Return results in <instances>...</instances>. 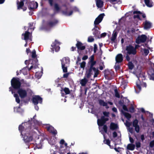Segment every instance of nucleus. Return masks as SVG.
Instances as JSON below:
<instances>
[{"mask_svg": "<svg viewBox=\"0 0 154 154\" xmlns=\"http://www.w3.org/2000/svg\"><path fill=\"white\" fill-rule=\"evenodd\" d=\"M144 1L145 4L148 7H150L152 6V4L149 0H144Z\"/></svg>", "mask_w": 154, "mask_h": 154, "instance_id": "31", "label": "nucleus"}, {"mask_svg": "<svg viewBox=\"0 0 154 154\" xmlns=\"http://www.w3.org/2000/svg\"><path fill=\"white\" fill-rule=\"evenodd\" d=\"M103 130L104 132L105 133H107V126L106 125H104L103 127Z\"/></svg>", "mask_w": 154, "mask_h": 154, "instance_id": "41", "label": "nucleus"}, {"mask_svg": "<svg viewBox=\"0 0 154 154\" xmlns=\"http://www.w3.org/2000/svg\"><path fill=\"white\" fill-rule=\"evenodd\" d=\"M97 49V45L96 44H94V53H95Z\"/></svg>", "mask_w": 154, "mask_h": 154, "instance_id": "53", "label": "nucleus"}, {"mask_svg": "<svg viewBox=\"0 0 154 154\" xmlns=\"http://www.w3.org/2000/svg\"><path fill=\"white\" fill-rule=\"evenodd\" d=\"M128 130L129 132L131 133L132 134L133 132V128H129L128 129Z\"/></svg>", "mask_w": 154, "mask_h": 154, "instance_id": "51", "label": "nucleus"}, {"mask_svg": "<svg viewBox=\"0 0 154 154\" xmlns=\"http://www.w3.org/2000/svg\"><path fill=\"white\" fill-rule=\"evenodd\" d=\"M104 14H100L95 20L94 24V27L93 28L92 31L93 34L96 36H98L100 33V32L98 31L99 28L96 25L98 24L102 21L104 16Z\"/></svg>", "mask_w": 154, "mask_h": 154, "instance_id": "2", "label": "nucleus"}, {"mask_svg": "<svg viewBox=\"0 0 154 154\" xmlns=\"http://www.w3.org/2000/svg\"><path fill=\"white\" fill-rule=\"evenodd\" d=\"M106 35V33H103L101 35V37H105Z\"/></svg>", "mask_w": 154, "mask_h": 154, "instance_id": "62", "label": "nucleus"}, {"mask_svg": "<svg viewBox=\"0 0 154 154\" xmlns=\"http://www.w3.org/2000/svg\"><path fill=\"white\" fill-rule=\"evenodd\" d=\"M94 39L91 36L89 37L88 38V41L89 42H91L94 41Z\"/></svg>", "mask_w": 154, "mask_h": 154, "instance_id": "44", "label": "nucleus"}, {"mask_svg": "<svg viewBox=\"0 0 154 154\" xmlns=\"http://www.w3.org/2000/svg\"><path fill=\"white\" fill-rule=\"evenodd\" d=\"M11 82L12 86L14 88H18L20 86L21 84L18 79L13 78Z\"/></svg>", "mask_w": 154, "mask_h": 154, "instance_id": "4", "label": "nucleus"}, {"mask_svg": "<svg viewBox=\"0 0 154 154\" xmlns=\"http://www.w3.org/2000/svg\"><path fill=\"white\" fill-rule=\"evenodd\" d=\"M144 28L145 29L150 28L151 26V23L147 20H146L143 23Z\"/></svg>", "mask_w": 154, "mask_h": 154, "instance_id": "14", "label": "nucleus"}, {"mask_svg": "<svg viewBox=\"0 0 154 154\" xmlns=\"http://www.w3.org/2000/svg\"><path fill=\"white\" fill-rule=\"evenodd\" d=\"M120 68V66L119 65H116L115 66V68L116 70H118Z\"/></svg>", "mask_w": 154, "mask_h": 154, "instance_id": "56", "label": "nucleus"}, {"mask_svg": "<svg viewBox=\"0 0 154 154\" xmlns=\"http://www.w3.org/2000/svg\"><path fill=\"white\" fill-rule=\"evenodd\" d=\"M93 73H94V77L95 78L97 77L99 73L98 70L96 68H90L88 69L86 71L85 75L87 78H89L93 74Z\"/></svg>", "mask_w": 154, "mask_h": 154, "instance_id": "3", "label": "nucleus"}, {"mask_svg": "<svg viewBox=\"0 0 154 154\" xmlns=\"http://www.w3.org/2000/svg\"><path fill=\"white\" fill-rule=\"evenodd\" d=\"M77 48L79 50H83L85 48V46H83L82 44L80 42H78L76 44Z\"/></svg>", "mask_w": 154, "mask_h": 154, "instance_id": "21", "label": "nucleus"}, {"mask_svg": "<svg viewBox=\"0 0 154 154\" xmlns=\"http://www.w3.org/2000/svg\"><path fill=\"white\" fill-rule=\"evenodd\" d=\"M88 80L85 78H84L80 81V82L82 86H85L88 82Z\"/></svg>", "mask_w": 154, "mask_h": 154, "instance_id": "23", "label": "nucleus"}, {"mask_svg": "<svg viewBox=\"0 0 154 154\" xmlns=\"http://www.w3.org/2000/svg\"><path fill=\"white\" fill-rule=\"evenodd\" d=\"M123 109L125 111H128V109L126 106L123 105L122 107Z\"/></svg>", "mask_w": 154, "mask_h": 154, "instance_id": "50", "label": "nucleus"}, {"mask_svg": "<svg viewBox=\"0 0 154 154\" xmlns=\"http://www.w3.org/2000/svg\"><path fill=\"white\" fill-rule=\"evenodd\" d=\"M135 146L134 144L130 143L127 146V149L130 150H133L134 149Z\"/></svg>", "mask_w": 154, "mask_h": 154, "instance_id": "25", "label": "nucleus"}, {"mask_svg": "<svg viewBox=\"0 0 154 154\" xmlns=\"http://www.w3.org/2000/svg\"><path fill=\"white\" fill-rule=\"evenodd\" d=\"M103 2L101 0H97L96 1V5L98 8H101L103 5Z\"/></svg>", "mask_w": 154, "mask_h": 154, "instance_id": "26", "label": "nucleus"}, {"mask_svg": "<svg viewBox=\"0 0 154 154\" xmlns=\"http://www.w3.org/2000/svg\"><path fill=\"white\" fill-rule=\"evenodd\" d=\"M112 110L116 112H117V109L116 107H113L112 109Z\"/></svg>", "mask_w": 154, "mask_h": 154, "instance_id": "58", "label": "nucleus"}, {"mask_svg": "<svg viewBox=\"0 0 154 154\" xmlns=\"http://www.w3.org/2000/svg\"><path fill=\"white\" fill-rule=\"evenodd\" d=\"M116 60L117 63L121 62L123 60L122 55L121 54H118L116 57Z\"/></svg>", "mask_w": 154, "mask_h": 154, "instance_id": "16", "label": "nucleus"}, {"mask_svg": "<svg viewBox=\"0 0 154 154\" xmlns=\"http://www.w3.org/2000/svg\"><path fill=\"white\" fill-rule=\"evenodd\" d=\"M38 6V3L36 2H33L30 4V8L31 9H35L37 8Z\"/></svg>", "mask_w": 154, "mask_h": 154, "instance_id": "22", "label": "nucleus"}, {"mask_svg": "<svg viewBox=\"0 0 154 154\" xmlns=\"http://www.w3.org/2000/svg\"><path fill=\"white\" fill-rule=\"evenodd\" d=\"M58 22L57 20H54L52 21H51L48 23V25L50 26H53L56 25Z\"/></svg>", "mask_w": 154, "mask_h": 154, "instance_id": "30", "label": "nucleus"}, {"mask_svg": "<svg viewBox=\"0 0 154 154\" xmlns=\"http://www.w3.org/2000/svg\"><path fill=\"white\" fill-rule=\"evenodd\" d=\"M99 103L100 105L103 106H105L106 108H108L109 107L107 106V103L105 102L104 101L102 100H100Z\"/></svg>", "mask_w": 154, "mask_h": 154, "instance_id": "28", "label": "nucleus"}, {"mask_svg": "<svg viewBox=\"0 0 154 154\" xmlns=\"http://www.w3.org/2000/svg\"><path fill=\"white\" fill-rule=\"evenodd\" d=\"M59 42L56 40L55 41V42H53L51 45L52 48V52L54 53V49L55 51H58L60 50V48L59 46Z\"/></svg>", "mask_w": 154, "mask_h": 154, "instance_id": "7", "label": "nucleus"}, {"mask_svg": "<svg viewBox=\"0 0 154 154\" xmlns=\"http://www.w3.org/2000/svg\"><path fill=\"white\" fill-rule=\"evenodd\" d=\"M128 67L129 69H132L134 67V66L133 63L131 62H129L128 63Z\"/></svg>", "mask_w": 154, "mask_h": 154, "instance_id": "40", "label": "nucleus"}, {"mask_svg": "<svg viewBox=\"0 0 154 154\" xmlns=\"http://www.w3.org/2000/svg\"><path fill=\"white\" fill-rule=\"evenodd\" d=\"M90 62L94 61V57L93 55H92L90 57Z\"/></svg>", "mask_w": 154, "mask_h": 154, "instance_id": "54", "label": "nucleus"}, {"mask_svg": "<svg viewBox=\"0 0 154 154\" xmlns=\"http://www.w3.org/2000/svg\"><path fill=\"white\" fill-rule=\"evenodd\" d=\"M91 63L90 68H95V67H94L93 66L96 64V62L95 61H92L91 62H90Z\"/></svg>", "mask_w": 154, "mask_h": 154, "instance_id": "38", "label": "nucleus"}, {"mask_svg": "<svg viewBox=\"0 0 154 154\" xmlns=\"http://www.w3.org/2000/svg\"><path fill=\"white\" fill-rule=\"evenodd\" d=\"M149 146L151 147H153L154 146V140L150 142Z\"/></svg>", "mask_w": 154, "mask_h": 154, "instance_id": "45", "label": "nucleus"}, {"mask_svg": "<svg viewBox=\"0 0 154 154\" xmlns=\"http://www.w3.org/2000/svg\"><path fill=\"white\" fill-rule=\"evenodd\" d=\"M103 114L106 117H108L109 113L108 112H104L103 113Z\"/></svg>", "mask_w": 154, "mask_h": 154, "instance_id": "47", "label": "nucleus"}, {"mask_svg": "<svg viewBox=\"0 0 154 154\" xmlns=\"http://www.w3.org/2000/svg\"><path fill=\"white\" fill-rule=\"evenodd\" d=\"M125 124L127 127H129L131 126V123L126 121L125 123Z\"/></svg>", "mask_w": 154, "mask_h": 154, "instance_id": "43", "label": "nucleus"}, {"mask_svg": "<svg viewBox=\"0 0 154 154\" xmlns=\"http://www.w3.org/2000/svg\"><path fill=\"white\" fill-rule=\"evenodd\" d=\"M117 136V134L116 132H114L113 133V137H116Z\"/></svg>", "mask_w": 154, "mask_h": 154, "instance_id": "55", "label": "nucleus"}, {"mask_svg": "<svg viewBox=\"0 0 154 154\" xmlns=\"http://www.w3.org/2000/svg\"><path fill=\"white\" fill-rule=\"evenodd\" d=\"M109 119L108 118L105 117L104 116H102L101 117L100 119H98L97 120L98 125L99 126H102Z\"/></svg>", "mask_w": 154, "mask_h": 154, "instance_id": "9", "label": "nucleus"}, {"mask_svg": "<svg viewBox=\"0 0 154 154\" xmlns=\"http://www.w3.org/2000/svg\"><path fill=\"white\" fill-rule=\"evenodd\" d=\"M67 66L64 65L63 66H62V69L63 70V71L64 72H67Z\"/></svg>", "mask_w": 154, "mask_h": 154, "instance_id": "37", "label": "nucleus"}, {"mask_svg": "<svg viewBox=\"0 0 154 154\" xmlns=\"http://www.w3.org/2000/svg\"><path fill=\"white\" fill-rule=\"evenodd\" d=\"M129 140H130V142L131 143H133L134 142V140L132 138H131V137H129Z\"/></svg>", "mask_w": 154, "mask_h": 154, "instance_id": "57", "label": "nucleus"}, {"mask_svg": "<svg viewBox=\"0 0 154 154\" xmlns=\"http://www.w3.org/2000/svg\"><path fill=\"white\" fill-rule=\"evenodd\" d=\"M88 58V57L87 56H84L82 58L83 60H86Z\"/></svg>", "mask_w": 154, "mask_h": 154, "instance_id": "61", "label": "nucleus"}, {"mask_svg": "<svg viewBox=\"0 0 154 154\" xmlns=\"http://www.w3.org/2000/svg\"><path fill=\"white\" fill-rule=\"evenodd\" d=\"M122 113L126 117L127 119H130L131 117V115L128 113L125 112L123 111H122Z\"/></svg>", "mask_w": 154, "mask_h": 154, "instance_id": "33", "label": "nucleus"}, {"mask_svg": "<svg viewBox=\"0 0 154 154\" xmlns=\"http://www.w3.org/2000/svg\"><path fill=\"white\" fill-rule=\"evenodd\" d=\"M148 73L150 76V79L154 80V69H151L148 72Z\"/></svg>", "mask_w": 154, "mask_h": 154, "instance_id": "17", "label": "nucleus"}, {"mask_svg": "<svg viewBox=\"0 0 154 154\" xmlns=\"http://www.w3.org/2000/svg\"><path fill=\"white\" fill-rule=\"evenodd\" d=\"M30 32L28 31H26L24 34H23L22 35V36H24L23 39L26 41L30 39Z\"/></svg>", "mask_w": 154, "mask_h": 154, "instance_id": "15", "label": "nucleus"}, {"mask_svg": "<svg viewBox=\"0 0 154 154\" xmlns=\"http://www.w3.org/2000/svg\"><path fill=\"white\" fill-rule=\"evenodd\" d=\"M48 130L50 132L55 134L57 133V131L55 130L52 126H50L48 128Z\"/></svg>", "mask_w": 154, "mask_h": 154, "instance_id": "24", "label": "nucleus"}, {"mask_svg": "<svg viewBox=\"0 0 154 154\" xmlns=\"http://www.w3.org/2000/svg\"><path fill=\"white\" fill-rule=\"evenodd\" d=\"M114 91L115 96L117 98H120V95L119 93L117 90L116 89H115L114 90Z\"/></svg>", "mask_w": 154, "mask_h": 154, "instance_id": "35", "label": "nucleus"}, {"mask_svg": "<svg viewBox=\"0 0 154 154\" xmlns=\"http://www.w3.org/2000/svg\"><path fill=\"white\" fill-rule=\"evenodd\" d=\"M62 66H67L69 62V59L68 57H64L61 60Z\"/></svg>", "mask_w": 154, "mask_h": 154, "instance_id": "13", "label": "nucleus"}, {"mask_svg": "<svg viewBox=\"0 0 154 154\" xmlns=\"http://www.w3.org/2000/svg\"><path fill=\"white\" fill-rule=\"evenodd\" d=\"M141 51L143 54L145 56H146L149 53V51L146 49H141Z\"/></svg>", "mask_w": 154, "mask_h": 154, "instance_id": "27", "label": "nucleus"}, {"mask_svg": "<svg viewBox=\"0 0 154 154\" xmlns=\"http://www.w3.org/2000/svg\"><path fill=\"white\" fill-rule=\"evenodd\" d=\"M111 3L114 4H120L121 3V1L120 0H109Z\"/></svg>", "mask_w": 154, "mask_h": 154, "instance_id": "32", "label": "nucleus"}, {"mask_svg": "<svg viewBox=\"0 0 154 154\" xmlns=\"http://www.w3.org/2000/svg\"><path fill=\"white\" fill-rule=\"evenodd\" d=\"M136 146L138 148L140 146V143L139 142H137L136 143Z\"/></svg>", "mask_w": 154, "mask_h": 154, "instance_id": "52", "label": "nucleus"}, {"mask_svg": "<svg viewBox=\"0 0 154 154\" xmlns=\"http://www.w3.org/2000/svg\"><path fill=\"white\" fill-rule=\"evenodd\" d=\"M54 8L57 11H59L60 9L58 5L57 4H56L54 5Z\"/></svg>", "mask_w": 154, "mask_h": 154, "instance_id": "46", "label": "nucleus"}, {"mask_svg": "<svg viewBox=\"0 0 154 154\" xmlns=\"http://www.w3.org/2000/svg\"><path fill=\"white\" fill-rule=\"evenodd\" d=\"M63 91L65 92L66 94H69L70 92L69 89L68 88H65L63 89H62L61 90V92L62 94V96H64V94L63 93Z\"/></svg>", "mask_w": 154, "mask_h": 154, "instance_id": "19", "label": "nucleus"}, {"mask_svg": "<svg viewBox=\"0 0 154 154\" xmlns=\"http://www.w3.org/2000/svg\"><path fill=\"white\" fill-rule=\"evenodd\" d=\"M85 61L82 62V63H80V67L81 68H84L85 65Z\"/></svg>", "mask_w": 154, "mask_h": 154, "instance_id": "42", "label": "nucleus"}, {"mask_svg": "<svg viewBox=\"0 0 154 154\" xmlns=\"http://www.w3.org/2000/svg\"><path fill=\"white\" fill-rule=\"evenodd\" d=\"M126 59L128 61H129L130 60V58L129 56L128 55H127L126 56Z\"/></svg>", "mask_w": 154, "mask_h": 154, "instance_id": "63", "label": "nucleus"}, {"mask_svg": "<svg viewBox=\"0 0 154 154\" xmlns=\"http://www.w3.org/2000/svg\"><path fill=\"white\" fill-rule=\"evenodd\" d=\"M68 75H69V74L68 73L65 74L63 75V77L64 78H66L68 77Z\"/></svg>", "mask_w": 154, "mask_h": 154, "instance_id": "60", "label": "nucleus"}, {"mask_svg": "<svg viewBox=\"0 0 154 154\" xmlns=\"http://www.w3.org/2000/svg\"><path fill=\"white\" fill-rule=\"evenodd\" d=\"M50 5L52 6L53 5V0H48Z\"/></svg>", "mask_w": 154, "mask_h": 154, "instance_id": "59", "label": "nucleus"}, {"mask_svg": "<svg viewBox=\"0 0 154 154\" xmlns=\"http://www.w3.org/2000/svg\"><path fill=\"white\" fill-rule=\"evenodd\" d=\"M118 128V126L117 124L112 122L110 123V128L112 130H115Z\"/></svg>", "mask_w": 154, "mask_h": 154, "instance_id": "18", "label": "nucleus"}, {"mask_svg": "<svg viewBox=\"0 0 154 154\" xmlns=\"http://www.w3.org/2000/svg\"><path fill=\"white\" fill-rule=\"evenodd\" d=\"M147 38L146 36L144 35H140L136 39V42L137 44H139L140 42H144L146 40Z\"/></svg>", "mask_w": 154, "mask_h": 154, "instance_id": "8", "label": "nucleus"}, {"mask_svg": "<svg viewBox=\"0 0 154 154\" xmlns=\"http://www.w3.org/2000/svg\"><path fill=\"white\" fill-rule=\"evenodd\" d=\"M117 33L116 31H114L113 32V33L112 35V36L111 38V41H112L113 42H115L116 37L117 36Z\"/></svg>", "mask_w": 154, "mask_h": 154, "instance_id": "20", "label": "nucleus"}, {"mask_svg": "<svg viewBox=\"0 0 154 154\" xmlns=\"http://www.w3.org/2000/svg\"><path fill=\"white\" fill-rule=\"evenodd\" d=\"M42 99L39 96H36L33 98V102L35 105H37L38 103H42Z\"/></svg>", "mask_w": 154, "mask_h": 154, "instance_id": "10", "label": "nucleus"}, {"mask_svg": "<svg viewBox=\"0 0 154 154\" xmlns=\"http://www.w3.org/2000/svg\"><path fill=\"white\" fill-rule=\"evenodd\" d=\"M136 85L137 88L139 91L141 90V87H144L146 88V84L145 82L141 83L140 80L137 81L136 83Z\"/></svg>", "mask_w": 154, "mask_h": 154, "instance_id": "12", "label": "nucleus"}, {"mask_svg": "<svg viewBox=\"0 0 154 154\" xmlns=\"http://www.w3.org/2000/svg\"><path fill=\"white\" fill-rule=\"evenodd\" d=\"M17 93L19 94L20 98H24L27 96V92L25 90L23 89H19L18 90Z\"/></svg>", "mask_w": 154, "mask_h": 154, "instance_id": "6", "label": "nucleus"}, {"mask_svg": "<svg viewBox=\"0 0 154 154\" xmlns=\"http://www.w3.org/2000/svg\"><path fill=\"white\" fill-rule=\"evenodd\" d=\"M23 5V2H20L19 4H18V9H20Z\"/></svg>", "mask_w": 154, "mask_h": 154, "instance_id": "36", "label": "nucleus"}, {"mask_svg": "<svg viewBox=\"0 0 154 154\" xmlns=\"http://www.w3.org/2000/svg\"><path fill=\"white\" fill-rule=\"evenodd\" d=\"M24 125L26 126V127L27 128L28 126V124L26 123H22L21 125H20L19 127V130L20 131L21 133V134L22 135H24L23 138L24 140L26 142L32 140V134H30L29 132V128H26L25 130L23 129L25 128Z\"/></svg>", "mask_w": 154, "mask_h": 154, "instance_id": "1", "label": "nucleus"}, {"mask_svg": "<svg viewBox=\"0 0 154 154\" xmlns=\"http://www.w3.org/2000/svg\"><path fill=\"white\" fill-rule=\"evenodd\" d=\"M126 50L127 51V54H132L134 55L136 54L137 51L133 46L131 45L127 46L126 48Z\"/></svg>", "mask_w": 154, "mask_h": 154, "instance_id": "5", "label": "nucleus"}, {"mask_svg": "<svg viewBox=\"0 0 154 154\" xmlns=\"http://www.w3.org/2000/svg\"><path fill=\"white\" fill-rule=\"evenodd\" d=\"M134 14H137L135 15L134 16V18H137L138 19H140V17L141 16V14L140 13V11H134Z\"/></svg>", "mask_w": 154, "mask_h": 154, "instance_id": "29", "label": "nucleus"}, {"mask_svg": "<svg viewBox=\"0 0 154 154\" xmlns=\"http://www.w3.org/2000/svg\"><path fill=\"white\" fill-rule=\"evenodd\" d=\"M130 111L131 112H133L134 111V107L133 106H131L129 109Z\"/></svg>", "mask_w": 154, "mask_h": 154, "instance_id": "48", "label": "nucleus"}, {"mask_svg": "<svg viewBox=\"0 0 154 154\" xmlns=\"http://www.w3.org/2000/svg\"><path fill=\"white\" fill-rule=\"evenodd\" d=\"M105 143L110 146V141L109 140H106L105 141Z\"/></svg>", "mask_w": 154, "mask_h": 154, "instance_id": "49", "label": "nucleus"}, {"mask_svg": "<svg viewBox=\"0 0 154 154\" xmlns=\"http://www.w3.org/2000/svg\"><path fill=\"white\" fill-rule=\"evenodd\" d=\"M35 51V50H33L32 52V57L33 58H35L36 57Z\"/></svg>", "mask_w": 154, "mask_h": 154, "instance_id": "39", "label": "nucleus"}, {"mask_svg": "<svg viewBox=\"0 0 154 154\" xmlns=\"http://www.w3.org/2000/svg\"><path fill=\"white\" fill-rule=\"evenodd\" d=\"M14 97L15 98L16 102L18 103H19L20 100L18 95L17 94H14Z\"/></svg>", "mask_w": 154, "mask_h": 154, "instance_id": "34", "label": "nucleus"}, {"mask_svg": "<svg viewBox=\"0 0 154 154\" xmlns=\"http://www.w3.org/2000/svg\"><path fill=\"white\" fill-rule=\"evenodd\" d=\"M64 140H61L60 142V144H63L64 143Z\"/></svg>", "mask_w": 154, "mask_h": 154, "instance_id": "64", "label": "nucleus"}, {"mask_svg": "<svg viewBox=\"0 0 154 154\" xmlns=\"http://www.w3.org/2000/svg\"><path fill=\"white\" fill-rule=\"evenodd\" d=\"M138 123V121L136 119L134 120L133 123V126L135 130L137 133H139L140 131V127Z\"/></svg>", "mask_w": 154, "mask_h": 154, "instance_id": "11", "label": "nucleus"}]
</instances>
